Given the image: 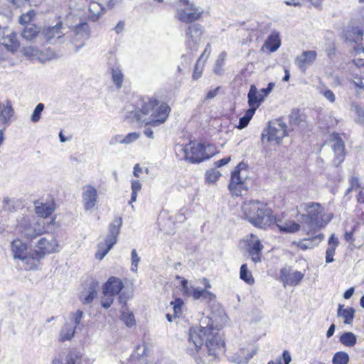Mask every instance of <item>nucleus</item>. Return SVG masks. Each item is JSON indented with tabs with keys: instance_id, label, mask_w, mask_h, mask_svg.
<instances>
[{
	"instance_id": "1",
	"label": "nucleus",
	"mask_w": 364,
	"mask_h": 364,
	"mask_svg": "<svg viewBox=\"0 0 364 364\" xmlns=\"http://www.w3.org/2000/svg\"><path fill=\"white\" fill-rule=\"evenodd\" d=\"M221 326L222 325L218 324L213 317H202L199 326H193L189 328L187 353L191 355H195L204 343L209 355L215 357L224 351L225 343L218 333Z\"/></svg>"
},
{
	"instance_id": "2",
	"label": "nucleus",
	"mask_w": 364,
	"mask_h": 364,
	"mask_svg": "<svg viewBox=\"0 0 364 364\" xmlns=\"http://www.w3.org/2000/svg\"><path fill=\"white\" fill-rule=\"evenodd\" d=\"M171 107L167 103L153 97H142L134 112L138 122L151 127H159L167 120Z\"/></svg>"
},
{
	"instance_id": "3",
	"label": "nucleus",
	"mask_w": 364,
	"mask_h": 364,
	"mask_svg": "<svg viewBox=\"0 0 364 364\" xmlns=\"http://www.w3.org/2000/svg\"><path fill=\"white\" fill-rule=\"evenodd\" d=\"M242 209L245 218L256 228L266 229L272 225L274 215L267 203L258 200H251L243 203Z\"/></svg>"
},
{
	"instance_id": "4",
	"label": "nucleus",
	"mask_w": 364,
	"mask_h": 364,
	"mask_svg": "<svg viewBox=\"0 0 364 364\" xmlns=\"http://www.w3.org/2000/svg\"><path fill=\"white\" fill-rule=\"evenodd\" d=\"M296 210L297 215L300 216L309 231L324 228L331 219H324V208L318 203H302L296 207Z\"/></svg>"
},
{
	"instance_id": "5",
	"label": "nucleus",
	"mask_w": 364,
	"mask_h": 364,
	"mask_svg": "<svg viewBox=\"0 0 364 364\" xmlns=\"http://www.w3.org/2000/svg\"><path fill=\"white\" fill-rule=\"evenodd\" d=\"M16 230L23 237L32 241L45 232V223L33 215H21L16 219Z\"/></svg>"
},
{
	"instance_id": "6",
	"label": "nucleus",
	"mask_w": 364,
	"mask_h": 364,
	"mask_svg": "<svg viewBox=\"0 0 364 364\" xmlns=\"http://www.w3.org/2000/svg\"><path fill=\"white\" fill-rule=\"evenodd\" d=\"M185 159L191 164H198L213 156L217 151L213 144L190 142L183 149Z\"/></svg>"
},
{
	"instance_id": "7",
	"label": "nucleus",
	"mask_w": 364,
	"mask_h": 364,
	"mask_svg": "<svg viewBox=\"0 0 364 364\" xmlns=\"http://www.w3.org/2000/svg\"><path fill=\"white\" fill-rule=\"evenodd\" d=\"M11 250L15 259L22 261L25 269H37L36 261L33 259L34 257L33 250H29V246L26 242L20 239H16L11 242Z\"/></svg>"
},
{
	"instance_id": "8",
	"label": "nucleus",
	"mask_w": 364,
	"mask_h": 364,
	"mask_svg": "<svg viewBox=\"0 0 364 364\" xmlns=\"http://www.w3.org/2000/svg\"><path fill=\"white\" fill-rule=\"evenodd\" d=\"M122 225L121 218H116L109 225V233L104 242H100L97 245V250L95 257L100 260L102 259L108 252L117 242V237Z\"/></svg>"
},
{
	"instance_id": "9",
	"label": "nucleus",
	"mask_w": 364,
	"mask_h": 364,
	"mask_svg": "<svg viewBox=\"0 0 364 364\" xmlns=\"http://www.w3.org/2000/svg\"><path fill=\"white\" fill-rule=\"evenodd\" d=\"M176 6V18L186 23H191L196 21L203 13V9L197 6L189 0H178Z\"/></svg>"
},
{
	"instance_id": "10",
	"label": "nucleus",
	"mask_w": 364,
	"mask_h": 364,
	"mask_svg": "<svg viewBox=\"0 0 364 364\" xmlns=\"http://www.w3.org/2000/svg\"><path fill=\"white\" fill-rule=\"evenodd\" d=\"M35 247L33 259L36 261L38 268L40 266L41 261L46 255L58 252L60 250L59 242L53 235L40 238L36 242Z\"/></svg>"
},
{
	"instance_id": "11",
	"label": "nucleus",
	"mask_w": 364,
	"mask_h": 364,
	"mask_svg": "<svg viewBox=\"0 0 364 364\" xmlns=\"http://www.w3.org/2000/svg\"><path fill=\"white\" fill-rule=\"evenodd\" d=\"M287 135V126L282 119H275L269 122V126L262 133V141L279 144Z\"/></svg>"
},
{
	"instance_id": "12",
	"label": "nucleus",
	"mask_w": 364,
	"mask_h": 364,
	"mask_svg": "<svg viewBox=\"0 0 364 364\" xmlns=\"http://www.w3.org/2000/svg\"><path fill=\"white\" fill-rule=\"evenodd\" d=\"M203 33V27L199 23L187 26L185 30V46L188 53L193 54L198 50Z\"/></svg>"
},
{
	"instance_id": "13",
	"label": "nucleus",
	"mask_w": 364,
	"mask_h": 364,
	"mask_svg": "<svg viewBox=\"0 0 364 364\" xmlns=\"http://www.w3.org/2000/svg\"><path fill=\"white\" fill-rule=\"evenodd\" d=\"M243 166V164H239L235 169L232 172L230 182L228 186L231 193L236 196H241L242 192L247 190L245 181L240 176V170Z\"/></svg>"
},
{
	"instance_id": "14",
	"label": "nucleus",
	"mask_w": 364,
	"mask_h": 364,
	"mask_svg": "<svg viewBox=\"0 0 364 364\" xmlns=\"http://www.w3.org/2000/svg\"><path fill=\"white\" fill-rule=\"evenodd\" d=\"M304 273L300 271H293L290 266H284L280 269V279L283 285L295 287L303 279Z\"/></svg>"
},
{
	"instance_id": "15",
	"label": "nucleus",
	"mask_w": 364,
	"mask_h": 364,
	"mask_svg": "<svg viewBox=\"0 0 364 364\" xmlns=\"http://www.w3.org/2000/svg\"><path fill=\"white\" fill-rule=\"evenodd\" d=\"M97 191L91 185H85L82 188V203L86 211L91 210L97 202Z\"/></svg>"
},
{
	"instance_id": "16",
	"label": "nucleus",
	"mask_w": 364,
	"mask_h": 364,
	"mask_svg": "<svg viewBox=\"0 0 364 364\" xmlns=\"http://www.w3.org/2000/svg\"><path fill=\"white\" fill-rule=\"evenodd\" d=\"M247 247L251 260L255 263L260 262L264 247L259 239L254 234H250L247 240Z\"/></svg>"
},
{
	"instance_id": "17",
	"label": "nucleus",
	"mask_w": 364,
	"mask_h": 364,
	"mask_svg": "<svg viewBox=\"0 0 364 364\" xmlns=\"http://www.w3.org/2000/svg\"><path fill=\"white\" fill-rule=\"evenodd\" d=\"M331 147L335 154L333 164L338 166L344 160L345 158V145L343 139L338 134H333L331 140Z\"/></svg>"
},
{
	"instance_id": "18",
	"label": "nucleus",
	"mask_w": 364,
	"mask_h": 364,
	"mask_svg": "<svg viewBox=\"0 0 364 364\" xmlns=\"http://www.w3.org/2000/svg\"><path fill=\"white\" fill-rule=\"evenodd\" d=\"M108 65L112 70V79L117 88L119 89L122 86L124 81V74L120 69L116 57L111 55L108 59Z\"/></svg>"
},
{
	"instance_id": "19",
	"label": "nucleus",
	"mask_w": 364,
	"mask_h": 364,
	"mask_svg": "<svg viewBox=\"0 0 364 364\" xmlns=\"http://www.w3.org/2000/svg\"><path fill=\"white\" fill-rule=\"evenodd\" d=\"M317 53L314 50H307L301 53L295 59V64L301 70L305 73L306 69L316 60Z\"/></svg>"
},
{
	"instance_id": "20",
	"label": "nucleus",
	"mask_w": 364,
	"mask_h": 364,
	"mask_svg": "<svg viewBox=\"0 0 364 364\" xmlns=\"http://www.w3.org/2000/svg\"><path fill=\"white\" fill-rule=\"evenodd\" d=\"M363 31L359 26L349 23L343 31V37L350 42L357 43L363 39Z\"/></svg>"
},
{
	"instance_id": "21",
	"label": "nucleus",
	"mask_w": 364,
	"mask_h": 364,
	"mask_svg": "<svg viewBox=\"0 0 364 364\" xmlns=\"http://www.w3.org/2000/svg\"><path fill=\"white\" fill-rule=\"evenodd\" d=\"M63 28L62 22H58L54 26L48 27L43 31V36L49 43H55L63 36Z\"/></svg>"
},
{
	"instance_id": "22",
	"label": "nucleus",
	"mask_w": 364,
	"mask_h": 364,
	"mask_svg": "<svg viewBox=\"0 0 364 364\" xmlns=\"http://www.w3.org/2000/svg\"><path fill=\"white\" fill-rule=\"evenodd\" d=\"M124 284L119 278L111 277L105 284L103 294L107 296H115L123 289Z\"/></svg>"
},
{
	"instance_id": "23",
	"label": "nucleus",
	"mask_w": 364,
	"mask_h": 364,
	"mask_svg": "<svg viewBox=\"0 0 364 364\" xmlns=\"http://www.w3.org/2000/svg\"><path fill=\"white\" fill-rule=\"evenodd\" d=\"M272 225H275L279 228L280 232L285 233L296 232L300 230L301 228V225L294 220H282L280 218H276L275 217Z\"/></svg>"
},
{
	"instance_id": "24",
	"label": "nucleus",
	"mask_w": 364,
	"mask_h": 364,
	"mask_svg": "<svg viewBox=\"0 0 364 364\" xmlns=\"http://www.w3.org/2000/svg\"><path fill=\"white\" fill-rule=\"evenodd\" d=\"M55 209V204L53 200L46 203L37 201L35 203V213L43 218L50 216Z\"/></svg>"
},
{
	"instance_id": "25",
	"label": "nucleus",
	"mask_w": 364,
	"mask_h": 364,
	"mask_svg": "<svg viewBox=\"0 0 364 364\" xmlns=\"http://www.w3.org/2000/svg\"><path fill=\"white\" fill-rule=\"evenodd\" d=\"M257 350L252 349L249 351L245 348H241L230 357V360L237 364L247 363L248 361L256 354Z\"/></svg>"
},
{
	"instance_id": "26",
	"label": "nucleus",
	"mask_w": 364,
	"mask_h": 364,
	"mask_svg": "<svg viewBox=\"0 0 364 364\" xmlns=\"http://www.w3.org/2000/svg\"><path fill=\"white\" fill-rule=\"evenodd\" d=\"M281 46L280 34L277 31H273L266 39L263 48L265 47L271 53L275 52Z\"/></svg>"
},
{
	"instance_id": "27",
	"label": "nucleus",
	"mask_w": 364,
	"mask_h": 364,
	"mask_svg": "<svg viewBox=\"0 0 364 364\" xmlns=\"http://www.w3.org/2000/svg\"><path fill=\"white\" fill-rule=\"evenodd\" d=\"M324 239V235L323 234H318L316 236L305 238L302 240H300L296 243L298 247L303 250H306L308 249H312L315 247L318 246V244Z\"/></svg>"
},
{
	"instance_id": "28",
	"label": "nucleus",
	"mask_w": 364,
	"mask_h": 364,
	"mask_svg": "<svg viewBox=\"0 0 364 364\" xmlns=\"http://www.w3.org/2000/svg\"><path fill=\"white\" fill-rule=\"evenodd\" d=\"M191 296L195 300L210 302L215 299V295L207 289L192 287Z\"/></svg>"
},
{
	"instance_id": "29",
	"label": "nucleus",
	"mask_w": 364,
	"mask_h": 364,
	"mask_svg": "<svg viewBox=\"0 0 364 364\" xmlns=\"http://www.w3.org/2000/svg\"><path fill=\"white\" fill-rule=\"evenodd\" d=\"M339 245V240L335 234H332L328 240V248L326 250V262L331 263L334 261L333 256L336 249Z\"/></svg>"
},
{
	"instance_id": "30",
	"label": "nucleus",
	"mask_w": 364,
	"mask_h": 364,
	"mask_svg": "<svg viewBox=\"0 0 364 364\" xmlns=\"http://www.w3.org/2000/svg\"><path fill=\"white\" fill-rule=\"evenodd\" d=\"M75 327L73 325L66 321L59 333L58 340L60 342H65L68 341H71L74 337L75 333Z\"/></svg>"
},
{
	"instance_id": "31",
	"label": "nucleus",
	"mask_w": 364,
	"mask_h": 364,
	"mask_svg": "<svg viewBox=\"0 0 364 364\" xmlns=\"http://www.w3.org/2000/svg\"><path fill=\"white\" fill-rule=\"evenodd\" d=\"M247 98L250 108H254L255 112L261 102L264 99V97L262 96L259 97L257 87L255 85H251L247 95Z\"/></svg>"
},
{
	"instance_id": "32",
	"label": "nucleus",
	"mask_w": 364,
	"mask_h": 364,
	"mask_svg": "<svg viewBox=\"0 0 364 364\" xmlns=\"http://www.w3.org/2000/svg\"><path fill=\"white\" fill-rule=\"evenodd\" d=\"M355 309L352 307L343 308V305L338 304L337 315L343 318L345 324H352L354 318Z\"/></svg>"
},
{
	"instance_id": "33",
	"label": "nucleus",
	"mask_w": 364,
	"mask_h": 364,
	"mask_svg": "<svg viewBox=\"0 0 364 364\" xmlns=\"http://www.w3.org/2000/svg\"><path fill=\"white\" fill-rule=\"evenodd\" d=\"M88 18L92 21H96L104 12L105 8L97 1H92L89 4Z\"/></svg>"
},
{
	"instance_id": "34",
	"label": "nucleus",
	"mask_w": 364,
	"mask_h": 364,
	"mask_svg": "<svg viewBox=\"0 0 364 364\" xmlns=\"http://www.w3.org/2000/svg\"><path fill=\"white\" fill-rule=\"evenodd\" d=\"M96 296L97 291L95 287L90 285L87 289H85L80 294L79 299L83 304H89Z\"/></svg>"
},
{
	"instance_id": "35",
	"label": "nucleus",
	"mask_w": 364,
	"mask_h": 364,
	"mask_svg": "<svg viewBox=\"0 0 364 364\" xmlns=\"http://www.w3.org/2000/svg\"><path fill=\"white\" fill-rule=\"evenodd\" d=\"M0 110L1 119L4 124H6L10 121L14 114V110L12 107L11 103L9 101H7L6 105H3Z\"/></svg>"
},
{
	"instance_id": "36",
	"label": "nucleus",
	"mask_w": 364,
	"mask_h": 364,
	"mask_svg": "<svg viewBox=\"0 0 364 364\" xmlns=\"http://www.w3.org/2000/svg\"><path fill=\"white\" fill-rule=\"evenodd\" d=\"M341 344L346 347H353L357 343V337L352 332H344L339 338Z\"/></svg>"
},
{
	"instance_id": "37",
	"label": "nucleus",
	"mask_w": 364,
	"mask_h": 364,
	"mask_svg": "<svg viewBox=\"0 0 364 364\" xmlns=\"http://www.w3.org/2000/svg\"><path fill=\"white\" fill-rule=\"evenodd\" d=\"M40 33V28L35 25L26 26L22 31L21 36L28 41H32L38 36Z\"/></svg>"
},
{
	"instance_id": "38",
	"label": "nucleus",
	"mask_w": 364,
	"mask_h": 364,
	"mask_svg": "<svg viewBox=\"0 0 364 364\" xmlns=\"http://www.w3.org/2000/svg\"><path fill=\"white\" fill-rule=\"evenodd\" d=\"M4 46L11 51H15L18 48L19 43L14 33H11L4 38Z\"/></svg>"
},
{
	"instance_id": "39",
	"label": "nucleus",
	"mask_w": 364,
	"mask_h": 364,
	"mask_svg": "<svg viewBox=\"0 0 364 364\" xmlns=\"http://www.w3.org/2000/svg\"><path fill=\"white\" fill-rule=\"evenodd\" d=\"M73 32L80 39H87L90 37L89 26L85 22L77 24Z\"/></svg>"
},
{
	"instance_id": "40",
	"label": "nucleus",
	"mask_w": 364,
	"mask_h": 364,
	"mask_svg": "<svg viewBox=\"0 0 364 364\" xmlns=\"http://www.w3.org/2000/svg\"><path fill=\"white\" fill-rule=\"evenodd\" d=\"M121 320L128 327H132L136 324L135 318L133 313L127 309H124L122 311Z\"/></svg>"
},
{
	"instance_id": "41",
	"label": "nucleus",
	"mask_w": 364,
	"mask_h": 364,
	"mask_svg": "<svg viewBox=\"0 0 364 364\" xmlns=\"http://www.w3.org/2000/svg\"><path fill=\"white\" fill-rule=\"evenodd\" d=\"M255 109L254 108H249L245 113L244 116L240 118L239 124L237 126V127L239 129H242L245 127H246L251 119L252 118L253 115L255 114Z\"/></svg>"
},
{
	"instance_id": "42",
	"label": "nucleus",
	"mask_w": 364,
	"mask_h": 364,
	"mask_svg": "<svg viewBox=\"0 0 364 364\" xmlns=\"http://www.w3.org/2000/svg\"><path fill=\"white\" fill-rule=\"evenodd\" d=\"M82 353L78 350H71L66 355L65 364H81Z\"/></svg>"
},
{
	"instance_id": "43",
	"label": "nucleus",
	"mask_w": 364,
	"mask_h": 364,
	"mask_svg": "<svg viewBox=\"0 0 364 364\" xmlns=\"http://www.w3.org/2000/svg\"><path fill=\"white\" fill-rule=\"evenodd\" d=\"M240 278L248 284H253L255 282L252 273L248 270L246 264H243L240 267Z\"/></svg>"
},
{
	"instance_id": "44",
	"label": "nucleus",
	"mask_w": 364,
	"mask_h": 364,
	"mask_svg": "<svg viewBox=\"0 0 364 364\" xmlns=\"http://www.w3.org/2000/svg\"><path fill=\"white\" fill-rule=\"evenodd\" d=\"M357 67L364 66V48L357 46L355 48V55L353 60Z\"/></svg>"
},
{
	"instance_id": "45",
	"label": "nucleus",
	"mask_w": 364,
	"mask_h": 364,
	"mask_svg": "<svg viewBox=\"0 0 364 364\" xmlns=\"http://www.w3.org/2000/svg\"><path fill=\"white\" fill-rule=\"evenodd\" d=\"M349 362V355L344 351H339L334 354L332 363L333 364H348Z\"/></svg>"
},
{
	"instance_id": "46",
	"label": "nucleus",
	"mask_w": 364,
	"mask_h": 364,
	"mask_svg": "<svg viewBox=\"0 0 364 364\" xmlns=\"http://www.w3.org/2000/svg\"><path fill=\"white\" fill-rule=\"evenodd\" d=\"M227 56V53L225 52H222L218 57V59L215 62V65L214 68V73L216 75H221L223 73V67L225 63V60Z\"/></svg>"
},
{
	"instance_id": "47",
	"label": "nucleus",
	"mask_w": 364,
	"mask_h": 364,
	"mask_svg": "<svg viewBox=\"0 0 364 364\" xmlns=\"http://www.w3.org/2000/svg\"><path fill=\"white\" fill-rule=\"evenodd\" d=\"M83 316V311L77 310L76 312H71L69 315L70 323L77 328V326L80 323Z\"/></svg>"
},
{
	"instance_id": "48",
	"label": "nucleus",
	"mask_w": 364,
	"mask_h": 364,
	"mask_svg": "<svg viewBox=\"0 0 364 364\" xmlns=\"http://www.w3.org/2000/svg\"><path fill=\"white\" fill-rule=\"evenodd\" d=\"M351 110L356 114L357 121L363 123L364 122V109L357 103H352Z\"/></svg>"
},
{
	"instance_id": "49",
	"label": "nucleus",
	"mask_w": 364,
	"mask_h": 364,
	"mask_svg": "<svg viewBox=\"0 0 364 364\" xmlns=\"http://www.w3.org/2000/svg\"><path fill=\"white\" fill-rule=\"evenodd\" d=\"M183 304V301L180 298L176 299L173 301L171 302V306H172L173 310L174 317H178L181 315Z\"/></svg>"
},
{
	"instance_id": "50",
	"label": "nucleus",
	"mask_w": 364,
	"mask_h": 364,
	"mask_svg": "<svg viewBox=\"0 0 364 364\" xmlns=\"http://www.w3.org/2000/svg\"><path fill=\"white\" fill-rule=\"evenodd\" d=\"M44 109V105L42 103H39L36 105V107L34 109V111L33 112V114H31V120L36 123L38 122L41 119V115Z\"/></svg>"
},
{
	"instance_id": "51",
	"label": "nucleus",
	"mask_w": 364,
	"mask_h": 364,
	"mask_svg": "<svg viewBox=\"0 0 364 364\" xmlns=\"http://www.w3.org/2000/svg\"><path fill=\"white\" fill-rule=\"evenodd\" d=\"M349 183L350 186L346 192V196H347L350 192L357 191L360 188L359 178L357 176H352L349 180Z\"/></svg>"
},
{
	"instance_id": "52",
	"label": "nucleus",
	"mask_w": 364,
	"mask_h": 364,
	"mask_svg": "<svg viewBox=\"0 0 364 364\" xmlns=\"http://www.w3.org/2000/svg\"><path fill=\"white\" fill-rule=\"evenodd\" d=\"M220 176L221 174L219 172V171L216 169H210L209 171H207L205 174V178L206 181H208L209 183H214L220 178Z\"/></svg>"
},
{
	"instance_id": "53",
	"label": "nucleus",
	"mask_w": 364,
	"mask_h": 364,
	"mask_svg": "<svg viewBox=\"0 0 364 364\" xmlns=\"http://www.w3.org/2000/svg\"><path fill=\"white\" fill-rule=\"evenodd\" d=\"M35 15V11L33 10H30L28 12L23 14L19 17V23L22 25L28 24L31 21Z\"/></svg>"
},
{
	"instance_id": "54",
	"label": "nucleus",
	"mask_w": 364,
	"mask_h": 364,
	"mask_svg": "<svg viewBox=\"0 0 364 364\" xmlns=\"http://www.w3.org/2000/svg\"><path fill=\"white\" fill-rule=\"evenodd\" d=\"M131 259H132L131 270L134 272H136L137 271L138 264H139L141 259L138 256V254L135 249H133L132 250Z\"/></svg>"
},
{
	"instance_id": "55",
	"label": "nucleus",
	"mask_w": 364,
	"mask_h": 364,
	"mask_svg": "<svg viewBox=\"0 0 364 364\" xmlns=\"http://www.w3.org/2000/svg\"><path fill=\"white\" fill-rule=\"evenodd\" d=\"M22 53L27 57H35L38 54V49L33 46H27L22 48Z\"/></svg>"
},
{
	"instance_id": "56",
	"label": "nucleus",
	"mask_w": 364,
	"mask_h": 364,
	"mask_svg": "<svg viewBox=\"0 0 364 364\" xmlns=\"http://www.w3.org/2000/svg\"><path fill=\"white\" fill-rule=\"evenodd\" d=\"M139 137V134L136 132L129 133L126 136H124L122 141L121 144H129L132 142L135 141Z\"/></svg>"
},
{
	"instance_id": "57",
	"label": "nucleus",
	"mask_w": 364,
	"mask_h": 364,
	"mask_svg": "<svg viewBox=\"0 0 364 364\" xmlns=\"http://www.w3.org/2000/svg\"><path fill=\"white\" fill-rule=\"evenodd\" d=\"M352 83L354 85L355 87L358 89L356 90L358 93L364 92V78L356 76L353 80Z\"/></svg>"
},
{
	"instance_id": "58",
	"label": "nucleus",
	"mask_w": 364,
	"mask_h": 364,
	"mask_svg": "<svg viewBox=\"0 0 364 364\" xmlns=\"http://www.w3.org/2000/svg\"><path fill=\"white\" fill-rule=\"evenodd\" d=\"M320 92L330 102L333 103L335 102L336 96L332 90L326 88V89L321 90Z\"/></svg>"
},
{
	"instance_id": "59",
	"label": "nucleus",
	"mask_w": 364,
	"mask_h": 364,
	"mask_svg": "<svg viewBox=\"0 0 364 364\" xmlns=\"http://www.w3.org/2000/svg\"><path fill=\"white\" fill-rule=\"evenodd\" d=\"M113 296H109V294L107 296L104 294V297L102 299L101 301L102 306L105 309L109 308L113 303Z\"/></svg>"
},
{
	"instance_id": "60",
	"label": "nucleus",
	"mask_w": 364,
	"mask_h": 364,
	"mask_svg": "<svg viewBox=\"0 0 364 364\" xmlns=\"http://www.w3.org/2000/svg\"><path fill=\"white\" fill-rule=\"evenodd\" d=\"M199 60H198L197 63L195 65L193 73V79L198 80L201 77L203 68L199 66Z\"/></svg>"
},
{
	"instance_id": "61",
	"label": "nucleus",
	"mask_w": 364,
	"mask_h": 364,
	"mask_svg": "<svg viewBox=\"0 0 364 364\" xmlns=\"http://www.w3.org/2000/svg\"><path fill=\"white\" fill-rule=\"evenodd\" d=\"M274 87V82H269L267 85V87L262 88L260 92L263 93V96L265 97H267L270 92L272 90L273 87Z\"/></svg>"
},
{
	"instance_id": "62",
	"label": "nucleus",
	"mask_w": 364,
	"mask_h": 364,
	"mask_svg": "<svg viewBox=\"0 0 364 364\" xmlns=\"http://www.w3.org/2000/svg\"><path fill=\"white\" fill-rule=\"evenodd\" d=\"M132 191L139 192L141 189V184L139 180H135L132 182L131 186Z\"/></svg>"
},
{
	"instance_id": "63",
	"label": "nucleus",
	"mask_w": 364,
	"mask_h": 364,
	"mask_svg": "<svg viewBox=\"0 0 364 364\" xmlns=\"http://www.w3.org/2000/svg\"><path fill=\"white\" fill-rule=\"evenodd\" d=\"M122 136L121 135H116L112 137L109 141V144L111 146L115 145L118 143L121 144V141L122 139Z\"/></svg>"
},
{
	"instance_id": "64",
	"label": "nucleus",
	"mask_w": 364,
	"mask_h": 364,
	"mask_svg": "<svg viewBox=\"0 0 364 364\" xmlns=\"http://www.w3.org/2000/svg\"><path fill=\"white\" fill-rule=\"evenodd\" d=\"M230 161V157L223 158V159L215 162V165L216 167H221L224 165L228 164Z\"/></svg>"
}]
</instances>
